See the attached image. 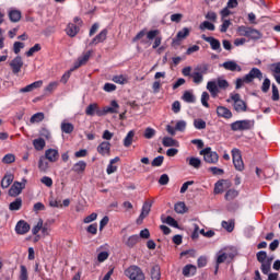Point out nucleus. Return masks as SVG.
Returning <instances> with one entry per match:
<instances>
[{
  "label": "nucleus",
  "mask_w": 280,
  "mask_h": 280,
  "mask_svg": "<svg viewBox=\"0 0 280 280\" xmlns=\"http://www.w3.org/2000/svg\"><path fill=\"white\" fill-rule=\"evenodd\" d=\"M257 78L258 80H262L264 73H261V70L258 68H253L248 74H246L244 78L236 79V85L235 89H242L244 86V83L250 84Z\"/></svg>",
  "instance_id": "nucleus-1"
},
{
  "label": "nucleus",
  "mask_w": 280,
  "mask_h": 280,
  "mask_svg": "<svg viewBox=\"0 0 280 280\" xmlns=\"http://www.w3.org/2000/svg\"><path fill=\"white\" fill-rule=\"evenodd\" d=\"M209 73V65L201 63L195 68V71L190 74L195 84H202L205 75Z\"/></svg>",
  "instance_id": "nucleus-2"
},
{
  "label": "nucleus",
  "mask_w": 280,
  "mask_h": 280,
  "mask_svg": "<svg viewBox=\"0 0 280 280\" xmlns=\"http://www.w3.org/2000/svg\"><path fill=\"white\" fill-rule=\"evenodd\" d=\"M125 277H128L130 280H145V273H143V270L137 265L129 266L125 270Z\"/></svg>",
  "instance_id": "nucleus-3"
},
{
  "label": "nucleus",
  "mask_w": 280,
  "mask_h": 280,
  "mask_svg": "<svg viewBox=\"0 0 280 280\" xmlns=\"http://www.w3.org/2000/svg\"><path fill=\"white\" fill-rule=\"evenodd\" d=\"M231 130L233 132H238V131H244V130H252V128H255V120H236L232 122L231 125Z\"/></svg>",
  "instance_id": "nucleus-4"
},
{
  "label": "nucleus",
  "mask_w": 280,
  "mask_h": 280,
  "mask_svg": "<svg viewBox=\"0 0 280 280\" xmlns=\"http://www.w3.org/2000/svg\"><path fill=\"white\" fill-rule=\"evenodd\" d=\"M199 154L203 156V161L206 163H210V165H215L218 163L220 156L215 151H211V148L202 149Z\"/></svg>",
  "instance_id": "nucleus-5"
},
{
  "label": "nucleus",
  "mask_w": 280,
  "mask_h": 280,
  "mask_svg": "<svg viewBox=\"0 0 280 280\" xmlns=\"http://www.w3.org/2000/svg\"><path fill=\"white\" fill-rule=\"evenodd\" d=\"M25 185H27V179L23 178L22 182H14L9 189V196L11 198H16V196H21L23 189H25Z\"/></svg>",
  "instance_id": "nucleus-6"
},
{
  "label": "nucleus",
  "mask_w": 280,
  "mask_h": 280,
  "mask_svg": "<svg viewBox=\"0 0 280 280\" xmlns=\"http://www.w3.org/2000/svg\"><path fill=\"white\" fill-rule=\"evenodd\" d=\"M233 165L237 172H244V160H242V152L240 149L232 150Z\"/></svg>",
  "instance_id": "nucleus-7"
},
{
  "label": "nucleus",
  "mask_w": 280,
  "mask_h": 280,
  "mask_svg": "<svg viewBox=\"0 0 280 280\" xmlns=\"http://www.w3.org/2000/svg\"><path fill=\"white\" fill-rule=\"evenodd\" d=\"M12 73L14 75H19L21 73V69H23V58L21 56L15 57L13 60L9 63Z\"/></svg>",
  "instance_id": "nucleus-8"
},
{
  "label": "nucleus",
  "mask_w": 280,
  "mask_h": 280,
  "mask_svg": "<svg viewBox=\"0 0 280 280\" xmlns=\"http://www.w3.org/2000/svg\"><path fill=\"white\" fill-rule=\"evenodd\" d=\"M85 115L88 117H104V113H102V109H100V105L97 103H92L85 108Z\"/></svg>",
  "instance_id": "nucleus-9"
},
{
  "label": "nucleus",
  "mask_w": 280,
  "mask_h": 280,
  "mask_svg": "<svg viewBox=\"0 0 280 280\" xmlns=\"http://www.w3.org/2000/svg\"><path fill=\"white\" fill-rule=\"evenodd\" d=\"M30 223L24 220H20L15 225V233L18 235H26V233H30Z\"/></svg>",
  "instance_id": "nucleus-10"
},
{
  "label": "nucleus",
  "mask_w": 280,
  "mask_h": 280,
  "mask_svg": "<svg viewBox=\"0 0 280 280\" xmlns=\"http://www.w3.org/2000/svg\"><path fill=\"white\" fill-rule=\"evenodd\" d=\"M90 58H91V50H89L88 52L83 54L81 57L78 58L71 71H75V69H80V67H84V65L89 62Z\"/></svg>",
  "instance_id": "nucleus-11"
},
{
  "label": "nucleus",
  "mask_w": 280,
  "mask_h": 280,
  "mask_svg": "<svg viewBox=\"0 0 280 280\" xmlns=\"http://www.w3.org/2000/svg\"><path fill=\"white\" fill-rule=\"evenodd\" d=\"M220 67H223L225 71H237L238 73L242 72V66L237 65L236 61L229 60L220 65Z\"/></svg>",
  "instance_id": "nucleus-12"
},
{
  "label": "nucleus",
  "mask_w": 280,
  "mask_h": 280,
  "mask_svg": "<svg viewBox=\"0 0 280 280\" xmlns=\"http://www.w3.org/2000/svg\"><path fill=\"white\" fill-rule=\"evenodd\" d=\"M45 159L50 163H56L60 159V153L56 149H47L45 151Z\"/></svg>",
  "instance_id": "nucleus-13"
},
{
  "label": "nucleus",
  "mask_w": 280,
  "mask_h": 280,
  "mask_svg": "<svg viewBox=\"0 0 280 280\" xmlns=\"http://www.w3.org/2000/svg\"><path fill=\"white\" fill-rule=\"evenodd\" d=\"M202 40H205L206 43H209L211 46V49H213V51H218L221 48V44L220 40L217 39L215 37H208L207 35H201Z\"/></svg>",
  "instance_id": "nucleus-14"
},
{
  "label": "nucleus",
  "mask_w": 280,
  "mask_h": 280,
  "mask_svg": "<svg viewBox=\"0 0 280 280\" xmlns=\"http://www.w3.org/2000/svg\"><path fill=\"white\" fill-rule=\"evenodd\" d=\"M189 36V28L184 27L179 31L175 38H173L172 45H180V40H185Z\"/></svg>",
  "instance_id": "nucleus-15"
},
{
  "label": "nucleus",
  "mask_w": 280,
  "mask_h": 280,
  "mask_svg": "<svg viewBox=\"0 0 280 280\" xmlns=\"http://www.w3.org/2000/svg\"><path fill=\"white\" fill-rule=\"evenodd\" d=\"M217 115L223 119H231L233 117V112H231V109L226 108L225 106H218Z\"/></svg>",
  "instance_id": "nucleus-16"
},
{
  "label": "nucleus",
  "mask_w": 280,
  "mask_h": 280,
  "mask_svg": "<svg viewBox=\"0 0 280 280\" xmlns=\"http://www.w3.org/2000/svg\"><path fill=\"white\" fill-rule=\"evenodd\" d=\"M107 36H108V30L104 28L100 34H97L92 39V42L90 43V46L100 45V43H104V40H106Z\"/></svg>",
  "instance_id": "nucleus-17"
},
{
  "label": "nucleus",
  "mask_w": 280,
  "mask_h": 280,
  "mask_svg": "<svg viewBox=\"0 0 280 280\" xmlns=\"http://www.w3.org/2000/svg\"><path fill=\"white\" fill-rule=\"evenodd\" d=\"M80 33V26L69 23L68 26L66 27V34L70 36V38H75L78 34Z\"/></svg>",
  "instance_id": "nucleus-18"
},
{
  "label": "nucleus",
  "mask_w": 280,
  "mask_h": 280,
  "mask_svg": "<svg viewBox=\"0 0 280 280\" xmlns=\"http://www.w3.org/2000/svg\"><path fill=\"white\" fill-rule=\"evenodd\" d=\"M40 86H43V81H35L26 85L25 88L20 89V93H32V91H34L35 89H40Z\"/></svg>",
  "instance_id": "nucleus-19"
},
{
  "label": "nucleus",
  "mask_w": 280,
  "mask_h": 280,
  "mask_svg": "<svg viewBox=\"0 0 280 280\" xmlns=\"http://www.w3.org/2000/svg\"><path fill=\"white\" fill-rule=\"evenodd\" d=\"M97 152L98 154H102V156H106V154H110V142L103 141L101 144H98Z\"/></svg>",
  "instance_id": "nucleus-20"
},
{
  "label": "nucleus",
  "mask_w": 280,
  "mask_h": 280,
  "mask_svg": "<svg viewBox=\"0 0 280 280\" xmlns=\"http://www.w3.org/2000/svg\"><path fill=\"white\" fill-rule=\"evenodd\" d=\"M119 108V104L117 103V101H112L110 106H106L103 109H101V113H103V117L104 115H108V113L115 114L117 113V109Z\"/></svg>",
  "instance_id": "nucleus-21"
},
{
  "label": "nucleus",
  "mask_w": 280,
  "mask_h": 280,
  "mask_svg": "<svg viewBox=\"0 0 280 280\" xmlns=\"http://www.w3.org/2000/svg\"><path fill=\"white\" fill-rule=\"evenodd\" d=\"M151 209H152V202L145 201L142 206V210L139 215V220H144L145 218H148V215H150Z\"/></svg>",
  "instance_id": "nucleus-22"
},
{
  "label": "nucleus",
  "mask_w": 280,
  "mask_h": 280,
  "mask_svg": "<svg viewBox=\"0 0 280 280\" xmlns=\"http://www.w3.org/2000/svg\"><path fill=\"white\" fill-rule=\"evenodd\" d=\"M85 171H86V162L82 160L77 162L72 166V172H74L75 174H84Z\"/></svg>",
  "instance_id": "nucleus-23"
},
{
  "label": "nucleus",
  "mask_w": 280,
  "mask_h": 280,
  "mask_svg": "<svg viewBox=\"0 0 280 280\" xmlns=\"http://www.w3.org/2000/svg\"><path fill=\"white\" fill-rule=\"evenodd\" d=\"M252 32H253V27L250 26L241 25L237 27L238 36H245L246 38L250 39Z\"/></svg>",
  "instance_id": "nucleus-24"
},
{
  "label": "nucleus",
  "mask_w": 280,
  "mask_h": 280,
  "mask_svg": "<svg viewBox=\"0 0 280 280\" xmlns=\"http://www.w3.org/2000/svg\"><path fill=\"white\" fill-rule=\"evenodd\" d=\"M207 90L212 97H218V93H220V90H218V83L215 81H209L207 83Z\"/></svg>",
  "instance_id": "nucleus-25"
},
{
  "label": "nucleus",
  "mask_w": 280,
  "mask_h": 280,
  "mask_svg": "<svg viewBox=\"0 0 280 280\" xmlns=\"http://www.w3.org/2000/svg\"><path fill=\"white\" fill-rule=\"evenodd\" d=\"M14 183V175L12 174H7L1 180V187L2 189H8Z\"/></svg>",
  "instance_id": "nucleus-26"
},
{
  "label": "nucleus",
  "mask_w": 280,
  "mask_h": 280,
  "mask_svg": "<svg viewBox=\"0 0 280 280\" xmlns=\"http://www.w3.org/2000/svg\"><path fill=\"white\" fill-rule=\"evenodd\" d=\"M188 165H190V167H194L195 170H200L201 165H202V161L199 158H187L186 159Z\"/></svg>",
  "instance_id": "nucleus-27"
},
{
  "label": "nucleus",
  "mask_w": 280,
  "mask_h": 280,
  "mask_svg": "<svg viewBox=\"0 0 280 280\" xmlns=\"http://www.w3.org/2000/svg\"><path fill=\"white\" fill-rule=\"evenodd\" d=\"M115 163H119V156H116L109 161V164L107 165L106 173L107 174H115L117 172V165Z\"/></svg>",
  "instance_id": "nucleus-28"
},
{
  "label": "nucleus",
  "mask_w": 280,
  "mask_h": 280,
  "mask_svg": "<svg viewBox=\"0 0 280 280\" xmlns=\"http://www.w3.org/2000/svg\"><path fill=\"white\" fill-rule=\"evenodd\" d=\"M23 207V199L21 197L16 198L13 202L9 205L10 211H19Z\"/></svg>",
  "instance_id": "nucleus-29"
},
{
  "label": "nucleus",
  "mask_w": 280,
  "mask_h": 280,
  "mask_svg": "<svg viewBox=\"0 0 280 280\" xmlns=\"http://www.w3.org/2000/svg\"><path fill=\"white\" fill-rule=\"evenodd\" d=\"M139 235L135 234L128 237V240L126 241V246H128V248H135V246H137V244H139Z\"/></svg>",
  "instance_id": "nucleus-30"
},
{
  "label": "nucleus",
  "mask_w": 280,
  "mask_h": 280,
  "mask_svg": "<svg viewBox=\"0 0 280 280\" xmlns=\"http://www.w3.org/2000/svg\"><path fill=\"white\" fill-rule=\"evenodd\" d=\"M164 148H176L178 147V141L171 137H164L162 141Z\"/></svg>",
  "instance_id": "nucleus-31"
},
{
  "label": "nucleus",
  "mask_w": 280,
  "mask_h": 280,
  "mask_svg": "<svg viewBox=\"0 0 280 280\" xmlns=\"http://www.w3.org/2000/svg\"><path fill=\"white\" fill-rule=\"evenodd\" d=\"M199 30L201 32H205L206 30H208L209 32H215V25L209 21H203L200 25H199Z\"/></svg>",
  "instance_id": "nucleus-32"
},
{
  "label": "nucleus",
  "mask_w": 280,
  "mask_h": 280,
  "mask_svg": "<svg viewBox=\"0 0 280 280\" xmlns=\"http://www.w3.org/2000/svg\"><path fill=\"white\" fill-rule=\"evenodd\" d=\"M45 139L43 138H37L35 140H33V147L35 148V150H37V152H40V150H45Z\"/></svg>",
  "instance_id": "nucleus-33"
},
{
  "label": "nucleus",
  "mask_w": 280,
  "mask_h": 280,
  "mask_svg": "<svg viewBox=\"0 0 280 280\" xmlns=\"http://www.w3.org/2000/svg\"><path fill=\"white\" fill-rule=\"evenodd\" d=\"M224 185H229V182L225 179H221L217 182L214 185V194H223Z\"/></svg>",
  "instance_id": "nucleus-34"
},
{
  "label": "nucleus",
  "mask_w": 280,
  "mask_h": 280,
  "mask_svg": "<svg viewBox=\"0 0 280 280\" xmlns=\"http://www.w3.org/2000/svg\"><path fill=\"white\" fill-rule=\"evenodd\" d=\"M135 139V131L130 130L124 139L125 148H130L132 145V141Z\"/></svg>",
  "instance_id": "nucleus-35"
},
{
  "label": "nucleus",
  "mask_w": 280,
  "mask_h": 280,
  "mask_svg": "<svg viewBox=\"0 0 280 280\" xmlns=\"http://www.w3.org/2000/svg\"><path fill=\"white\" fill-rule=\"evenodd\" d=\"M74 126L71 122H61V131L65 132V135H71L74 130Z\"/></svg>",
  "instance_id": "nucleus-36"
},
{
  "label": "nucleus",
  "mask_w": 280,
  "mask_h": 280,
  "mask_svg": "<svg viewBox=\"0 0 280 280\" xmlns=\"http://www.w3.org/2000/svg\"><path fill=\"white\" fill-rule=\"evenodd\" d=\"M229 259V255L226 253H219L217 257V267L215 272H218V269L220 268V264H224Z\"/></svg>",
  "instance_id": "nucleus-37"
},
{
  "label": "nucleus",
  "mask_w": 280,
  "mask_h": 280,
  "mask_svg": "<svg viewBox=\"0 0 280 280\" xmlns=\"http://www.w3.org/2000/svg\"><path fill=\"white\" fill-rule=\"evenodd\" d=\"M112 80L115 84H128V77L124 74L114 75Z\"/></svg>",
  "instance_id": "nucleus-38"
},
{
  "label": "nucleus",
  "mask_w": 280,
  "mask_h": 280,
  "mask_svg": "<svg viewBox=\"0 0 280 280\" xmlns=\"http://www.w3.org/2000/svg\"><path fill=\"white\" fill-rule=\"evenodd\" d=\"M183 275H184V277H189L191 275H196V266H194V265H186L183 268Z\"/></svg>",
  "instance_id": "nucleus-39"
},
{
  "label": "nucleus",
  "mask_w": 280,
  "mask_h": 280,
  "mask_svg": "<svg viewBox=\"0 0 280 280\" xmlns=\"http://www.w3.org/2000/svg\"><path fill=\"white\" fill-rule=\"evenodd\" d=\"M9 18H10V21H12L13 23H19V21H21V11L19 10L10 11Z\"/></svg>",
  "instance_id": "nucleus-40"
},
{
  "label": "nucleus",
  "mask_w": 280,
  "mask_h": 280,
  "mask_svg": "<svg viewBox=\"0 0 280 280\" xmlns=\"http://www.w3.org/2000/svg\"><path fill=\"white\" fill-rule=\"evenodd\" d=\"M233 106H234V110H236V113H246V110H247L246 102H244V101L234 103Z\"/></svg>",
  "instance_id": "nucleus-41"
},
{
  "label": "nucleus",
  "mask_w": 280,
  "mask_h": 280,
  "mask_svg": "<svg viewBox=\"0 0 280 280\" xmlns=\"http://www.w3.org/2000/svg\"><path fill=\"white\" fill-rule=\"evenodd\" d=\"M222 226L228 231V233H233L235 229V221L230 220V221H222Z\"/></svg>",
  "instance_id": "nucleus-42"
},
{
  "label": "nucleus",
  "mask_w": 280,
  "mask_h": 280,
  "mask_svg": "<svg viewBox=\"0 0 280 280\" xmlns=\"http://www.w3.org/2000/svg\"><path fill=\"white\" fill-rule=\"evenodd\" d=\"M151 279L152 280H161V267L153 266L151 269Z\"/></svg>",
  "instance_id": "nucleus-43"
},
{
  "label": "nucleus",
  "mask_w": 280,
  "mask_h": 280,
  "mask_svg": "<svg viewBox=\"0 0 280 280\" xmlns=\"http://www.w3.org/2000/svg\"><path fill=\"white\" fill-rule=\"evenodd\" d=\"M194 126L196 130H205V128H207V121H205L202 118H196L194 120Z\"/></svg>",
  "instance_id": "nucleus-44"
},
{
  "label": "nucleus",
  "mask_w": 280,
  "mask_h": 280,
  "mask_svg": "<svg viewBox=\"0 0 280 280\" xmlns=\"http://www.w3.org/2000/svg\"><path fill=\"white\" fill-rule=\"evenodd\" d=\"M43 119H45V114L39 112V113L34 114L31 117L30 121H31V124H40V121H43Z\"/></svg>",
  "instance_id": "nucleus-45"
},
{
  "label": "nucleus",
  "mask_w": 280,
  "mask_h": 280,
  "mask_svg": "<svg viewBox=\"0 0 280 280\" xmlns=\"http://www.w3.org/2000/svg\"><path fill=\"white\" fill-rule=\"evenodd\" d=\"M174 209L176 213H187V206L183 201L175 203Z\"/></svg>",
  "instance_id": "nucleus-46"
},
{
  "label": "nucleus",
  "mask_w": 280,
  "mask_h": 280,
  "mask_svg": "<svg viewBox=\"0 0 280 280\" xmlns=\"http://www.w3.org/2000/svg\"><path fill=\"white\" fill-rule=\"evenodd\" d=\"M182 100H184V102H187V104H194V102H196V96H194L191 92L186 91Z\"/></svg>",
  "instance_id": "nucleus-47"
},
{
  "label": "nucleus",
  "mask_w": 280,
  "mask_h": 280,
  "mask_svg": "<svg viewBox=\"0 0 280 280\" xmlns=\"http://www.w3.org/2000/svg\"><path fill=\"white\" fill-rule=\"evenodd\" d=\"M39 172H47L49 170V162L45 161V158H40L38 162Z\"/></svg>",
  "instance_id": "nucleus-48"
},
{
  "label": "nucleus",
  "mask_w": 280,
  "mask_h": 280,
  "mask_svg": "<svg viewBox=\"0 0 280 280\" xmlns=\"http://www.w3.org/2000/svg\"><path fill=\"white\" fill-rule=\"evenodd\" d=\"M237 196H240V192L235 189H230L226 191L225 194V200H235V198H237Z\"/></svg>",
  "instance_id": "nucleus-49"
},
{
  "label": "nucleus",
  "mask_w": 280,
  "mask_h": 280,
  "mask_svg": "<svg viewBox=\"0 0 280 280\" xmlns=\"http://www.w3.org/2000/svg\"><path fill=\"white\" fill-rule=\"evenodd\" d=\"M15 161L16 156H14V154L12 153L5 154L2 159V163H4L5 165H10V163H14Z\"/></svg>",
  "instance_id": "nucleus-50"
},
{
  "label": "nucleus",
  "mask_w": 280,
  "mask_h": 280,
  "mask_svg": "<svg viewBox=\"0 0 280 280\" xmlns=\"http://www.w3.org/2000/svg\"><path fill=\"white\" fill-rule=\"evenodd\" d=\"M264 37V34L259 32L257 28H252V35L249 37L250 40H259Z\"/></svg>",
  "instance_id": "nucleus-51"
},
{
  "label": "nucleus",
  "mask_w": 280,
  "mask_h": 280,
  "mask_svg": "<svg viewBox=\"0 0 280 280\" xmlns=\"http://www.w3.org/2000/svg\"><path fill=\"white\" fill-rule=\"evenodd\" d=\"M186 129H187V121L178 120L176 122L175 130H177L178 132H185Z\"/></svg>",
  "instance_id": "nucleus-52"
},
{
  "label": "nucleus",
  "mask_w": 280,
  "mask_h": 280,
  "mask_svg": "<svg viewBox=\"0 0 280 280\" xmlns=\"http://www.w3.org/2000/svg\"><path fill=\"white\" fill-rule=\"evenodd\" d=\"M27 267L25 265L20 266V280H28Z\"/></svg>",
  "instance_id": "nucleus-53"
},
{
  "label": "nucleus",
  "mask_w": 280,
  "mask_h": 280,
  "mask_svg": "<svg viewBox=\"0 0 280 280\" xmlns=\"http://www.w3.org/2000/svg\"><path fill=\"white\" fill-rule=\"evenodd\" d=\"M37 51H40V44H35L33 47H31L27 51H26V56L28 58H32V56H34V54H36Z\"/></svg>",
  "instance_id": "nucleus-54"
},
{
  "label": "nucleus",
  "mask_w": 280,
  "mask_h": 280,
  "mask_svg": "<svg viewBox=\"0 0 280 280\" xmlns=\"http://www.w3.org/2000/svg\"><path fill=\"white\" fill-rule=\"evenodd\" d=\"M256 257L259 264H266V259H268V254L264 250H260L256 254Z\"/></svg>",
  "instance_id": "nucleus-55"
},
{
  "label": "nucleus",
  "mask_w": 280,
  "mask_h": 280,
  "mask_svg": "<svg viewBox=\"0 0 280 280\" xmlns=\"http://www.w3.org/2000/svg\"><path fill=\"white\" fill-rule=\"evenodd\" d=\"M165 224H168V226H173L174 229H178V221L172 217H166V219L163 221Z\"/></svg>",
  "instance_id": "nucleus-56"
},
{
  "label": "nucleus",
  "mask_w": 280,
  "mask_h": 280,
  "mask_svg": "<svg viewBox=\"0 0 280 280\" xmlns=\"http://www.w3.org/2000/svg\"><path fill=\"white\" fill-rule=\"evenodd\" d=\"M108 257H110V254L107 250L100 252L97 255V261L100 264H103V261H106V259H108Z\"/></svg>",
  "instance_id": "nucleus-57"
},
{
  "label": "nucleus",
  "mask_w": 280,
  "mask_h": 280,
  "mask_svg": "<svg viewBox=\"0 0 280 280\" xmlns=\"http://www.w3.org/2000/svg\"><path fill=\"white\" fill-rule=\"evenodd\" d=\"M165 158L163 155L156 156L152 162L151 165L152 167H161L163 165V161Z\"/></svg>",
  "instance_id": "nucleus-58"
},
{
  "label": "nucleus",
  "mask_w": 280,
  "mask_h": 280,
  "mask_svg": "<svg viewBox=\"0 0 280 280\" xmlns=\"http://www.w3.org/2000/svg\"><path fill=\"white\" fill-rule=\"evenodd\" d=\"M222 24L220 27V32L222 34H225V32H228L229 27H231V20H221Z\"/></svg>",
  "instance_id": "nucleus-59"
},
{
  "label": "nucleus",
  "mask_w": 280,
  "mask_h": 280,
  "mask_svg": "<svg viewBox=\"0 0 280 280\" xmlns=\"http://www.w3.org/2000/svg\"><path fill=\"white\" fill-rule=\"evenodd\" d=\"M156 135V130H154L153 128L151 127H148L145 130H144V139H153V137Z\"/></svg>",
  "instance_id": "nucleus-60"
},
{
  "label": "nucleus",
  "mask_w": 280,
  "mask_h": 280,
  "mask_svg": "<svg viewBox=\"0 0 280 280\" xmlns=\"http://www.w3.org/2000/svg\"><path fill=\"white\" fill-rule=\"evenodd\" d=\"M95 220H97V213L93 212L83 219V224H91V222H95Z\"/></svg>",
  "instance_id": "nucleus-61"
},
{
  "label": "nucleus",
  "mask_w": 280,
  "mask_h": 280,
  "mask_svg": "<svg viewBox=\"0 0 280 280\" xmlns=\"http://www.w3.org/2000/svg\"><path fill=\"white\" fill-rule=\"evenodd\" d=\"M217 86L219 89H223V90H226L229 89V81L224 80V79H218L217 80Z\"/></svg>",
  "instance_id": "nucleus-62"
},
{
  "label": "nucleus",
  "mask_w": 280,
  "mask_h": 280,
  "mask_svg": "<svg viewBox=\"0 0 280 280\" xmlns=\"http://www.w3.org/2000/svg\"><path fill=\"white\" fill-rule=\"evenodd\" d=\"M209 94L207 92H202L201 94V104L202 106H205L206 108H209Z\"/></svg>",
  "instance_id": "nucleus-63"
},
{
  "label": "nucleus",
  "mask_w": 280,
  "mask_h": 280,
  "mask_svg": "<svg viewBox=\"0 0 280 280\" xmlns=\"http://www.w3.org/2000/svg\"><path fill=\"white\" fill-rule=\"evenodd\" d=\"M86 232L90 233V235H97V223L90 224L86 228Z\"/></svg>",
  "instance_id": "nucleus-64"
}]
</instances>
